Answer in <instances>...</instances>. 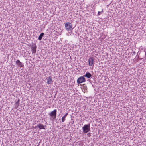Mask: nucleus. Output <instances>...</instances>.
Returning a JSON list of instances; mask_svg holds the SVG:
<instances>
[{
    "label": "nucleus",
    "mask_w": 146,
    "mask_h": 146,
    "mask_svg": "<svg viewBox=\"0 0 146 146\" xmlns=\"http://www.w3.org/2000/svg\"><path fill=\"white\" fill-rule=\"evenodd\" d=\"M90 124H85L82 127L83 133H87L90 131Z\"/></svg>",
    "instance_id": "nucleus-3"
},
{
    "label": "nucleus",
    "mask_w": 146,
    "mask_h": 146,
    "mask_svg": "<svg viewBox=\"0 0 146 146\" xmlns=\"http://www.w3.org/2000/svg\"><path fill=\"white\" fill-rule=\"evenodd\" d=\"M38 127L40 129H45V127H46V125H43L42 124L40 123L38 125H37Z\"/></svg>",
    "instance_id": "nucleus-9"
},
{
    "label": "nucleus",
    "mask_w": 146,
    "mask_h": 146,
    "mask_svg": "<svg viewBox=\"0 0 146 146\" xmlns=\"http://www.w3.org/2000/svg\"><path fill=\"white\" fill-rule=\"evenodd\" d=\"M37 127H38V126H35V128H36Z\"/></svg>",
    "instance_id": "nucleus-17"
},
{
    "label": "nucleus",
    "mask_w": 146,
    "mask_h": 146,
    "mask_svg": "<svg viewBox=\"0 0 146 146\" xmlns=\"http://www.w3.org/2000/svg\"><path fill=\"white\" fill-rule=\"evenodd\" d=\"M16 64L19 67H23L24 66L23 64L19 60H17L16 62Z\"/></svg>",
    "instance_id": "nucleus-7"
},
{
    "label": "nucleus",
    "mask_w": 146,
    "mask_h": 146,
    "mask_svg": "<svg viewBox=\"0 0 146 146\" xmlns=\"http://www.w3.org/2000/svg\"><path fill=\"white\" fill-rule=\"evenodd\" d=\"M83 88L84 89H86L87 87L86 86V85L85 84H83Z\"/></svg>",
    "instance_id": "nucleus-15"
},
{
    "label": "nucleus",
    "mask_w": 146,
    "mask_h": 146,
    "mask_svg": "<svg viewBox=\"0 0 146 146\" xmlns=\"http://www.w3.org/2000/svg\"><path fill=\"white\" fill-rule=\"evenodd\" d=\"M68 115V113H66L62 117L61 119V120L62 122L63 123L66 120V118Z\"/></svg>",
    "instance_id": "nucleus-11"
},
{
    "label": "nucleus",
    "mask_w": 146,
    "mask_h": 146,
    "mask_svg": "<svg viewBox=\"0 0 146 146\" xmlns=\"http://www.w3.org/2000/svg\"><path fill=\"white\" fill-rule=\"evenodd\" d=\"M65 27L66 30L72 31L73 29L72 24L70 22H67L65 24Z\"/></svg>",
    "instance_id": "nucleus-2"
},
{
    "label": "nucleus",
    "mask_w": 146,
    "mask_h": 146,
    "mask_svg": "<svg viewBox=\"0 0 146 146\" xmlns=\"http://www.w3.org/2000/svg\"><path fill=\"white\" fill-rule=\"evenodd\" d=\"M62 83V85H64V87L66 88L67 87H68L69 86L70 87H72V86L73 85V84H68V83Z\"/></svg>",
    "instance_id": "nucleus-8"
},
{
    "label": "nucleus",
    "mask_w": 146,
    "mask_h": 146,
    "mask_svg": "<svg viewBox=\"0 0 146 146\" xmlns=\"http://www.w3.org/2000/svg\"><path fill=\"white\" fill-rule=\"evenodd\" d=\"M88 65L90 66L94 65V58L93 57H90L88 60Z\"/></svg>",
    "instance_id": "nucleus-5"
},
{
    "label": "nucleus",
    "mask_w": 146,
    "mask_h": 146,
    "mask_svg": "<svg viewBox=\"0 0 146 146\" xmlns=\"http://www.w3.org/2000/svg\"><path fill=\"white\" fill-rule=\"evenodd\" d=\"M84 76L87 77L88 78H91L92 75L89 72H86L85 75H84Z\"/></svg>",
    "instance_id": "nucleus-10"
},
{
    "label": "nucleus",
    "mask_w": 146,
    "mask_h": 146,
    "mask_svg": "<svg viewBox=\"0 0 146 146\" xmlns=\"http://www.w3.org/2000/svg\"><path fill=\"white\" fill-rule=\"evenodd\" d=\"M44 34L43 33H42L40 34L38 38L39 40H41L42 38L44 35Z\"/></svg>",
    "instance_id": "nucleus-13"
},
{
    "label": "nucleus",
    "mask_w": 146,
    "mask_h": 146,
    "mask_svg": "<svg viewBox=\"0 0 146 146\" xmlns=\"http://www.w3.org/2000/svg\"><path fill=\"white\" fill-rule=\"evenodd\" d=\"M78 83V84H80V83H79V82H78V83Z\"/></svg>",
    "instance_id": "nucleus-20"
},
{
    "label": "nucleus",
    "mask_w": 146,
    "mask_h": 146,
    "mask_svg": "<svg viewBox=\"0 0 146 146\" xmlns=\"http://www.w3.org/2000/svg\"><path fill=\"white\" fill-rule=\"evenodd\" d=\"M85 81L86 80L84 76L79 77L77 80V82H85Z\"/></svg>",
    "instance_id": "nucleus-6"
},
{
    "label": "nucleus",
    "mask_w": 146,
    "mask_h": 146,
    "mask_svg": "<svg viewBox=\"0 0 146 146\" xmlns=\"http://www.w3.org/2000/svg\"><path fill=\"white\" fill-rule=\"evenodd\" d=\"M46 82H50L52 81V79L51 76H49L48 77L46 78L45 80L44 81Z\"/></svg>",
    "instance_id": "nucleus-12"
},
{
    "label": "nucleus",
    "mask_w": 146,
    "mask_h": 146,
    "mask_svg": "<svg viewBox=\"0 0 146 146\" xmlns=\"http://www.w3.org/2000/svg\"><path fill=\"white\" fill-rule=\"evenodd\" d=\"M31 50L32 52V54L34 55L36 52L37 46L35 44H33L31 47Z\"/></svg>",
    "instance_id": "nucleus-4"
},
{
    "label": "nucleus",
    "mask_w": 146,
    "mask_h": 146,
    "mask_svg": "<svg viewBox=\"0 0 146 146\" xmlns=\"http://www.w3.org/2000/svg\"><path fill=\"white\" fill-rule=\"evenodd\" d=\"M101 12H103V9L102 10Z\"/></svg>",
    "instance_id": "nucleus-21"
},
{
    "label": "nucleus",
    "mask_w": 146,
    "mask_h": 146,
    "mask_svg": "<svg viewBox=\"0 0 146 146\" xmlns=\"http://www.w3.org/2000/svg\"><path fill=\"white\" fill-rule=\"evenodd\" d=\"M74 123V121H73V122H72V124H73Z\"/></svg>",
    "instance_id": "nucleus-18"
},
{
    "label": "nucleus",
    "mask_w": 146,
    "mask_h": 146,
    "mask_svg": "<svg viewBox=\"0 0 146 146\" xmlns=\"http://www.w3.org/2000/svg\"><path fill=\"white\" fill-rule=\"evenodd\" d=\"M48 83V84H50V83H49V82H48V83Z\"/></svg>",
    "instance_id": "nucleus-19"
},
{
    "label": "nucleus",
    "mask_w": 146,
    "mask_h": 146,
    "mask_svg": "<svg viewBox=\"0 0 146 146\" xmlns=\"http://www.w3.org/2000/svg\"><path fill=\"white\" fill-rule=\"evenodd\" d=\"M101 14V12L98 11V15H100Z\"/></svg>",
    "instance_id": "nucleus-16"
},
{
    "label": "nucleus",
    "mask_w": 146,
    "mask_h": 146,
    "mask_svg": "<svg viewBox=\"0 0 146 146\" xmlns=\"http://www.w3.org/2000/svg\"><path fill=\"white\" fill-rule=\"evenodd\" d=\"M57 114V110L56 109L51 112L48 113L50 117V119L52 121L54 120L56 118Z\"/></svg>",
    "instance_id": "nucleus-1"
},
{
    "label": "nucleus",
    "mask_w": 146,
    "mask_h": 146,
    "mask_svg": "<svg viewBox=\"0 0 146 146\" xmlns=\"http://www.w3.org/2000/svg\"><path fill=\"white\" fill-rule=\"evenodd\" d=\"M19 99L18 100V101H17L16 103H15V108L16 109H17L19 106Z\"/></svg>",
    "instance_id": "nucleus-14"
}]
</instances>
